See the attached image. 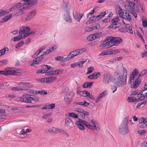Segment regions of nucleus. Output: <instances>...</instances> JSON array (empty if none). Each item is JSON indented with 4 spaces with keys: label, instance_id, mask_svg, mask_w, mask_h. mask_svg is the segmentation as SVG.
Instances as JSON below:
<instances>
[{
    "label": "nucleus",
    "instance_id": "obj_30",
    "mask_svg": "<svg viewBox=\"0 0 147 147\" xmlns=\"http://www.w3.org/2000/svg\"><path fill=\"white\" fill-rule=\"evenodd\" d=\"M23 37V36L22 35H20L19 36L14 37L13 39V41L15 42L20 40L22 39Z\"/></svg>",
    "mask_w": 147,
    "mask_h": 147
},
{
    "label": "nucleus",
    "instance_id": "obj_63",
    "mask_svg": "<svg viewBox=\"0 0 147 147\" xmlns=\"http://www.w3.org/2000/svg\"><path fill=\"white\" fill-rule=\"evenodd\" d=\"M139 71L137 69H134L132 74H133L135 76H136L138 74Z\"/></svg>",
    "mask_w": 147,
    "mask_h": 147
},
{
    "label": "nucleus",
    "instance_id": "obj_14",
    "mask_svg": "<svg viewBox=\"0 0 147 147\" xmlns=\"http://www.w3.org/2000/svg\"><path fill=\"white\" fill-rule=\"evenodd\" d=\"M124 24L125 25V27L126 29L128 30L129 31V32L131 33L132 34H133V31L132 30V26L131 24H125V23H124L123 22Z\"/></svg>",
    "mask_w": 147,
    "mask_h": 147
},
{
    "label": "nucleus",
    "instance_id": "obj_11",
    "mask_svg": "<svg viewBox=\"0 0 147 147\" xmlns=\"http://www.w3.org/2000/svg\"><path fill=\"white\" fill-rule=\"evenodd\" d=\"M43 57H37L34 58L33 61V63L31 64V65L32 66L34 64H38L40 63Z\"/></svg>",
    "mask_w": 147,
    "mask_h": 147
},
{
    "label": "nucleus",
    "instance_id": "obj_10",
    "mask_svg": "<svg viewBox=\"0 0 147 147\" xmlns=\"http://www.w3.org/2000/svg\"><path fill=\"white\" fill-rule=\"evenodd\" d=\"M23 102L27 103H31V100H30L29 97V95L26 94H23Z\"/></svg>",
    "mask_w": 147,
    "mask_h": 147
},
{
    "label": "nucleus",
    "instance_id": "obj_56",
    "mask_svg": "<svg viewBox=\"0 0 147 147\" xmlns=\"http://www.w3.org/2000/svg\"><path fill=\"white\" fill-rule=\"evenodd\" d=\"M146 131L144 130H140L138 131V133L139 134L143 135L146 133Z\"/></svg>",
    "mask_w": 147,
    "mask_h": 147
},
{
    "label": "nucleus",
    "instance_id": "obj_41",
    "mask_svg": "<svg viewBox=\"0 0 147 147\" xmlns=\"http://www.w3.org/2000/svg\"><path fill=\"white\" fill-rule=\"evenodd\" d=\"M24 44V42L23 40H22L19 42L18 43L16 44L15 46L16 48H17L18 47H19L21 46H22Z\"/></svg>",
    "mask_w": 147,
    "mask_h": 147
},
{
    "label": "nucleus",
    "instance_id": "obj_17",
    "mask_svg": "<svg viewBox=\"0 0 147 147\" xmlns=\"http://www.w3.org/2000/svg\"><path fill=\"white\" fill-rule=\"evenodd\" d=\"M36 13V10H34L29 13L27 16V18H28V19H30V20L35 15Z\"/></svg>",
    "mask_w": 147,
    "mask_h": 147
},
{
    "label": "nucleus",
    "instance_id": "obj_20",
    "mask_svg": "<svg viewBox=\"0 0 147 147\" xmlns=\"http://www.w3.org/2000/svg\"><path fill=\"white\" fill-rule=\"evenodd\" d=\"M109 42L107 40H105L102 43V48L104 49L105 48H109Z\"/></svg>",
    "mask_w": 147,
    "mask_h": 147
},
{
    "label": "nucleus",
    "instance_id": "obj_16",
    "mask_svg": "<svg viewBox=\"0 0 147 147\" xmlns=\"http://www.w3.org/2000/svg\"><path fill=\"white\" fill-rule=\"evenodd\" d=\"M80 122V121L78 120L75 123V125H77L80 129L82 130H84L85 128L83 125Z\"/></svg>",
    "mask_w": 147,
    "mask_h": 147
},
{
    "label": "nucleus",
    "instance_id": "obj_23",
    "mask_svg": "<svg viewBox=\"0 0 147 147\" xmlns=\"http://www.w3.org/2000/svg\"><path fill=\"white\" fill-rule=\"evenodd\" d=\"M78 120L83 125H85L88 127L89 125V123L87 122L80 119H78Z\"/></svg>",
    "mask_w": 147,
    "mask_h": 147
},
{
    "label": "nucleus",
    "instance_id": "obj_26",
    "mask_svg": "<svg viewBox=\"0 0 147 147\" xmlns=\"http://www.w3.org/2000/svg\"><path fill=\"white\" fill-rule=\"evenodd\" d=\"M14 5L16 6V8L17 9H18L21 8L22 7L24 6V3L22 4V3L20 2L16 3Z\"/></svg>",
    "mask_w": 147,
    "mask_h": 147
},
{
    "label": "nucleus",
    "instance_id": "obj_60",
    "mask_svg": "<svg viewBox=\"0 0 147 147\" xmlns=\"http://www.w3.org/2000/svg\"><path fill=\"white\" fill-rule=\"evenodd\" d=\"M102 34V33H96L95 34H94L93 35H94V37H96V38H98L100 37V35Z\"/></svg>",
    "mask_w": 147,
    "mask_h": 147
},
{
    "label": "nucleus",
    "instance_id": "obj_15",
    "mask_svg": "<svg viewBox=\"0 0 147 147\" xmlns=\"http://www.w3.org/2000/svg\"><path fill=\"white\" fill-rule=\"evenodd\" d=\"M94 82H86L84 83L82 85V87L84 88H90Z\"/></svg>",
    "mask_w": 147,
    "mask_h": 147
},
{
    "label": "nucleus",
    "instance_id": "obj_43",
    "mask_svg": "<svg viewBox=\"0 0 147 147\" xmlns=\"http://www.w3.org/2000/svg\"><path fill=\"white\" fill-rule=\"evenodd\" d=\"M142 5L140 4L138 5L136 7H135V10L137 12H140V9L141 8Z\"/></svg>",
    "mask_w": 147,
    "mask_h": 147
},
{
    "label": "nucleus",
    "instance_id": "obj_53",
    "mask_svg": "<svg viewBox=\"0 0 147 147\" xmlns=\"http://www.w3.org/2000/svg\"><path fill=\"white\" fill-rule=\"evenodd\" d=\"M55 104L52 103L51 104H49L48 105V109H53L55 108Z\"/></svg>",
    "mask_w": 147,
    "mask_h": 147
},
{
    "label": "nucleus",
    "instance_id": "obj_31",
    "mask_svg": "<svg viewBox=\"0 0 147 147\" xmlns=\"http://www.w3.org/2000/svg\"><path fill=\"white\" fill-rule=\"evenodd\" d=\"M96 38L94 37V35H90L87 38V39L88 41H92Z\"/></svg>",
    "mask_w": 147,
    "mask_h": 147
},
{
    "label": "nucleus",
    "instance_id": "obj_3",
    "mask_svg": "<svg viewBox=\"0 0 147 147\" xmlns=\"http://www.w3.org/2000/svg\"><path fill=\"white\" fill-rule=\"evenodd\" d=\"M119 132L121 135H125L129 132L127 123L126 122L122 123L119 127Z\"/></svg>",
    "mask_w": 147,
    "mask_h": 147
},
{
    "label": "nucleus",
    "instance_id": "obj_9",
    "mask_svg": "<svg viewBox=\"0 0 147 147\" xmlns=\"http://www.w3.org/2000/svg\"><path fill=\"white\" fill-rule=\"evenodd\" d=\"M141 82V79H138V78H136L134 82V84L132 85V84H131V88H137L139 84Z\"/></svg>",
    "mask_w": 147,
    "mask_h": 147
},
{
    "label": "nucleus",
    "instance_id": "obj_1",
    "mask_svg": "<svg viewBox=\"0 0 147 147\" xmlns=\"http://www.w3.org/2000/svg\"><path fill=\"white\" fill-rule=\"evenodd\" d=\"M63 6L64 11L66 12V13L64 15V20L67 22L71 23L72 21L70 16V6L69 2L66 0H64Z\"/></svg>",
    "mask_w": 147,
    "mask_h": 147
},
{
    "label": "nucleus",
    "instance_id": "obj_24",
    "mask_svg": "<svg viewBox=\"0 0 147 147\" xmlns=\"http://www.w3.org/2000/svg\"><path fill=\"white\" fill-rule=\"evenodd\" d=\"M142 20L143 26L144 27H146L147 25V20L146 18L144 16H143Z\"/></svg>",
    "mask_w": 147,
    "mask_h": 147
},
{
    "label": "nucleus",
    "instance_id": "obj_5",
    "mask_svg": "<svg viewBox=\"0 0 147 147\" xmlns=\"http://www.w3.org/2000/svg\"><path fill=\"white\" fill-rule=\"evenodd\" d=\"M113 77L109 73H107L104 74L103 81L106 84H108L113 80Z\"/></svg>",
    "mask_w": 147,
    "mask_h": 147
},
{
    "label": "nucleus",
    "instance_id": "obj_37",
    "mask_svg": "<svg viewBox=\"0 0 147 147\" xmlns=\"http://www.w3.org/2000/svg\"><path fill=\"white\" fill-rule=\"evenodd\" d=\"M8 61L7 59H4L0 61V66H2L6 65Z\"/></svg>",
    "mask_w": 147,
    "mask_h": 147
},
{
    "label": "nucleus",
    "instance_id": "obj_29",
    "mask_svg": "<svg viewBox=\"0 0 147 147\" xmlns=\"http://www.w3.org/2000/svg\"><path fill=\"white\" fill-rule=\"evenodd\" d=\"M86 61V60L84 61H79L78 62L75 63V64L76 67L77 66H78L79 67H81L83 66V64Z\"/></svg>",
    "mask_w": 147,
    "mask_h": 147
},
{
    "label": "nucleus",
    "instance_id": "obj_34",
    "mask_svg": "<svg viewBox=\"0 0 147 147\" xmlns=\"http://www.w3.org/2000/svg\"><path fill=\"white\" fill-rule=\"evenodd\" d=\"M119 21V17L118 16H117L112 19L111 21L112 23H114L118 22Z\"/></svg>",
    "mask_w": 147,
    "mask_h": 147
},
{
    "label": "nucleus",
    "instance_id": "obj_52",
    "mask_svg": "<svg viewBox=\"0 0 147 147\" xmlns=\"http://www.w3.org/2000/svg\"><path fill=\"white\" fill-rule=\"evenodd\" d=\"M107 91H105L103 92L99 95L102 98L103 96H105L107 94Z\"/></svg>",
    "mask_w": 147,
    "mask_h": 147
},
{
    "label": "nucleus",
    "instance_id": "obj_62",
    "mask_svg": "<svg viewBox=\"0 0 147 147\" xmlns=\"http://www.w3.org/2000/svg\"><path fill=\"white\" fill-rule=\"evenodd\" d=\"M12 17V15L11 14H9L5 16L4 17L6 19V20L7 21L9 20L11 18V17Z\"/></svg>",
    "mask_w": 147,
    "mask_h": 147
},
{
    "label": "nucleus",
    "instance_id": "obj_13",
    "mask_svg": "<svg viewBox=\"0 0 147 147\" xmlns=\"http://www.w3.org/2000/svg\"><path fill=\"white\" fill-rule=\"evenodd\" d=\"M57 78L53 76H50L48 78H45L46 82L50 83L53 82L54 80H56Z\"/></svg>",
    "mask_w": 147,
    "mask_h": 147
},
{
    "label": "nucleus",
    "instance_id": "obj_47",
    "mask_svg": "<svg viewBox=\"0 0 147 147\" xmlns=\"http://www.w3.org/2000/svg\"><path fill=\"white\" fill-rule=\"evenodd\" d=\"M26 32V30L24 28H23V27H22L21 28H20L19 30V33L20 34V35H22L25 33Z\"/></svg>",
    "mask_w": 147,
    "mask_h": 147
},
{
    "label": "nucleus",
    "instance_id": "obj_54",
    "mask_svg": "<svg viewBox=\"0 0 147 147\" xmlns=\"http://www.w3.org/2000/svg\"><path fill=\"white\" fill-rule=\"evenodd\" d=\"M36 80L39 82H40L42 83L46 82L45 78H38Z\"/></svg>",
    "mask_w": 147,
    "mask_h": 147
},
{
    "label": "nucleus",
    "instance_id": "obj_4",
    "mask_svg": "<svg viewBox=\"0 0 147 147\" xmlns=\"http://www.w3.org/2000/svg\"><path fill=\"white\" fill-rule=\"evenodd\" d=\"M9 75L19 76L20 75V73L22 72L21 70L19 69H17L9 67Z\"/></svg>",
    "mask_w": 147,
    "mask_h": 147
},
{
    "label": "nucleus",
    "instance_id": "obj_51",
    "mask_svg": "<svg viewBox=\"0 0 147 147\" xmlns=\"http://www.w3.org/2000/svg\"><path fill=\"white\" fill-rule=\"evenodd\" d=\"M146 122V121L145 120L144 118H142L139 119V123H143L144 124H145Z\"/></svg>",
    "mask_w": 147,
    "mask_h": 147
},
{
    "label": "nucleus",
    "instance_id": "obj_12",
    "mask_svg": "<svg viewBox=\"0 0 147 147\" xmlns=\"http://www.w3.org/2000/svg\"><path fill=\"white\" fill-rule=\"evenodd\" d=\"M28 83H25L23 82H22L20 83V86L22 87V88H20L21 90H28Z\"/></svg>",
    "mask_w": 147,
    "mask_h": 147
},
{
    "label": "nucleus",
    "instance_id": "obj_40",
    "mask_svg": "<svg viewBox=\"0 0 147 147\" xmlns=\"http://www.w3.org/2000/svg\"><path fill=\"white\" fill-rule=\"evenodd\" d=\"M8 12L6 11H4L3 10H0V17L5 15L6 14L8 13Z\"/></svg>",
    "mask_w": 147,
    "mask_h": 147
},
{
    "label": "nucleus",
    "instance_id": "obj_27",
    "mask_svg": "<svg viewBox=\"0 0 147 147\" xmlns=\"http://www.w3.org/2000/svg\"><path fill=\"white\" fill-rule=\"evenodd\" d=\"M58 130V131L59 132H60L62 134L65 135L67 137L69 136V134L65 130L61 129H59Z\"/></svg>",
    "mask_w": 147,
    "mask_h": 147
},
{
    "label": "nucleus",
    "instance_id": "obj_8",
    "mask_svg": "<svg viewBox=\"0 0 147 147\" xmlns=\"http://www.w3.org/2000/svg\"><path fill=\"white\" fill-rule=\"evenodd\" d=\"M28 9L27 7L24 3V6H23L21 8L18 9V11L17 12V13L18 14V15H21L24 13L26 11V9Z\"/></svg>",
    "mask_w": 147,
    "mask_h": 147
},
{
    "label": "nucleus",
    "instance_id": "obj_61",
    "mask_svg": "<svg viewBox=\"0 0 147 147\" xmlns=\"http://www.w3.org/2000/svg\"><path fill=\"white\" fill-rule=\"evenodd\" d=\"M141 146L142 147H147V142L144 141L140 144Z\"/></svg>",
    "mask_w": 147,
    "mask_h": 147
},
{
    "label": "nucleus",
    "instance_id": "obj_38",
    "mask_svg": "<svg viewBox=\"0 0 147 147\" xmlns=\"http://www.w3.org/2000/svg\"><path fill=\"white\" fill-rule=\"evenodd\" d=\"M55 59L57 61H65V58L61 56L57 57L55 58Z\"/></svg>",
    "mask_w": 147,
    "mask_h": 147
},
{
    "label": "nucleus",
    "instance_id": "obj_36",
    "mask_svg": "<svg viewBox=\"0 0 147 147\" xmlns=\"http://www.w3.org/2000/svg\"><path fill=\"white\" fill-rule=\"evenodd\" d=\"M6 49H7V50H9L8 48L6 47H5L3 49L0 50V53H1V55H3L5 54Z\"/></svg>",
    "mask_w": 147,
    "mask_h": 147
},
{
    "label": "nucleus",
    "instance_id": "obj_59",
    "mask_svg": "<svg viewBox=\"0 0 147 147\" xmlns=\"http://www.w3.org/2000/svg\"><path fill=\"white\" fill-rule=\"evenodd\" d=\"M42 69L44 73H46L47 71H48L47 69H47V68L46 65H43Z\"/></svg>",
    "mask_w": 147,
    "mask_h": 147
},
{
    "label": "nucleus",
    "instance_id": "obj_18",
    "mask_svg": "<svg viewBox=\"0 0 147 147\" xmlns=\"http://www.w3.org/2000/svg\"><path fill=\"white\" fill-rule=\"evenodd\" d=\"M127 4L130 6L134 10H135V3L133 1H130L127 0L126 1Z\"/></svg>",
    "mask_w": 147,
    "mask_h": 147
},
{
    "label": "nucleus",
    "instance_id": "obj_45",
    "mask_svg": "<svg viewBox=\"0 0 147 147\" xmlns=\"http://www.w3.org/2000/svg\"><path fill=\"white\" fill-rule=\"evenodd\" d=\"M71 122V120L69 118H67L65 119V124L67 125H69Z\"/></svg>",
    "mask_w": 147,
    "mask_h": 147
},
{
    "label": "nucleus",
    "instance_id": "obj_42",
    "mask_svg": "<svg viewBox=\"0 0 147 147\" xmlns=\"http://www.w3.org/2000/svg\"><path fill=\"white\" fill-rule=\"evenodd\" d=\"M69 98L64 97V100L67 104H69L72 100V99H70Z\"/></svg>",
    "mask_w": 147,
    "mask_h": 147
},
{
    "label": "nucleus",
    "instance_id": "obj_7",
    "mask_svg": "<svg viewBox=\"0 0 147 147\" xmlns=\"http://www.w3.org/2000/svg\"><path fill=\"white\" fill-rule=\"evenodd\" d=\"M73 15L76 21L79 22L81 18L83 16V14H81L75 11L73 13Z\"/></svg>",
    "mask_w": 147,
    "mask_h": 147
},
{
    "label": "nucleus",
    "instance_id": "obj_25",
    "mask_svg": "<svg viewBox=\"0 0 147 147\" xmlns=\"http://www.w3.org/2000/svg\"><path fill=\"white\" fill-rule=\"evenodd\" d=\"M74 94L72 92H67L65 96V97L69 98L70 99H72L74 97Z\"/></svg>",
    "mask_w": 147,
    "mask_h": 147
},
{
    "label": "nucleus",
    "instance_id": "obj_2",
    "mask_svg": "<svg viewBox=\"0 0 147 147\" xmlns=\"http://www.w3.org/2000/svg\"><path fill=\"white\" fill-rule=\"evenodd\" d=\"M127 71L126 69L123 67V75L119 76L115 79L116 84L118 86H122L126 83Z\"/></svg>",
    "mask_w": 147,
    "mask_h": 147
},
{
    "label": "nucleus",
    "instance_id": "obj_58",
    "mask_svg": "<svg viewBox=\"0 0 147 147\" xmlns=\"http://www.w3.org/2000/svg\"><path fill=\"white\" fill-rule=\"evenodd\" d=\"M127 16V17H126V16L124 17L123 19L127 20L129 21H131V16L129 15V14Z\"/></svg>",
    "mask_w": 147,
    "mask_h": 147
},
{
    "label": "nucleus",
    "instance_id": "obj_64",
    "mask_svg": "<svg viewBox=\"0 0 147 147\" xmlns=\"http://www.w3.org/2000/svg\"><path fill=\"white\" fill-rule=\"evenodd\" d=\"M51 115V113H49L46 114L45 115H44L42 117V118L43 119H45L47 118L48 117L50 116Z\"/></svg>",
    "mask_w": 147,
    "mask_h": 147
},
{
    "label": "nucleus",
    "instance_id": "obj_21",
    "mask_svg": "<svg viewBox=\"0 0 147 147\" xmlns=\"http://www.w3.org/2000/svg\"><path fill=\"white\" fill-rule=\"evenodd\" d=\"M122 41V39L120 37H115L113 39V42L115 43H117L118 44H119Z\"/></svg>",
    "mask_w": 147,
    "mask_h": 147
},
{
    "label": "nucleus",
    "instance_id": "obj_57",
    "mask_svg": "<svg viewBox=\"0 0 147 147\" xmlns=\"http://www.w3.org/2000/svg\"><path fill=\"white\" fill-rule=\"evenodd\" d=\"M145 96L143 95L141 97H140L139 98L136 99H137V100H136V102H138L140 101H141L144 100L145 99Z\"/></svg>",
    "mask_w": 147,
    "mask_h": 147
},
{
    "label": "nucleus",
    "instance_id": "obj_46",
    "mask_svg": "<svg viewBox=\"0 0 147 147\" xmlns=\"http://www.w3.org/2000/svg\"><path fill=\"white\" fill-rule=\"evenodd\" d=\"M55 75L59 74H61L63 73V69H58L55 70Z\"/></svg>",
    "mask_w": 147,
    "mask_h": 147
},
{
    "label": "nucleus",
    "instance_id": "obj_28",
    "mask_svg": "<svg viewBox=\"0 0 147 147\" xmlns=\"http://www.w3.org/2000/svg\"><path fill=\"white\" fill-rule=\"evenodd\" d=\"M106 14L105 11H103L100 14L96 16V17L98 19H97V20H98L101 18H102L104 17V16H105V15Z\"/></svg>",
    "mask_w": 147,
    "mask_h": 147
},
{
    "label": "nucleus",
    "instance_id": "obj_22",
    "mask_svg": "<svg viewBox=\"0 0 147 147\" xmlns=\"http://www.w3.org/2000/svg\"><path fill=\"white\" fill-rule=\"evenodd\" d=\"M9 67L5 68V71H0V74L3 75L5 76L8 75H9Z\"/></svg>",
    "mask_w": 147,
    "mask_h": 147
},
{
    "label": "nucleus",
    "instance_id": "obj_32",
    "mask_svg": "<svg viewBox=\"0 0 147 147\" xmlns=\"http://www.w3.org/2000/svg\"><path fill=\"white\" fill-rule=\"evenodd\" d=\"M147 73V71L146 70H143L140 72L137 78H138V79H140V77L143 76V75H144L145 74H146Z\"/></svg>",
    "mask_w": 147,
    "mask_h": 147
},
{
    "label": "nucleus",
    "instance_id": "obj_35",
    "mask_svg": "<svg viewBox=\"0 0 147 147\" xmlns=\"http://www.w3.org/2000/svg\"><path fill=\"white\" fill-rule=\"evenodd\" d=\"M114 37L108 36L105 39V40H107L108 42H113V39H114Z\"/></svg>",
    "mask_w": 147,
    "mask_h": 147
},
{
    "label": "nucleus",
    "instance_id": "obj_49",
    "mask_svg": "<svg viewBox=\"0 0 147 147\" xmlns=\"http://www.w3.org/2000/svg\"><path fill=\"white\" fill-rule=\"evenodd\" d=\"M73 53V52H71L67 56V57L65 58V60H69L70 59L72 58L73 56H72V53Z\"/></svg>",
    "mask_w": 147,
    "mask_h": 147
},
{
    "label": "nucleus",
    "instance_id": "obj_33",
    "mask_svg": "<svg viewBox=\"0 0 147 147\" xmlns=\"http://www.w3.org/2000/svg\"><path fill=\"white\" fill-rule=\"evenodd\" d=\"M101 73L100 72H98V73H94L92 74V76L94 77V79H97L101 75Z\"/></svg>",
    "mask_w": 147,
    "mask_h": 147
},
{
    "label": "nucleus",
    "instance_id": "obj_19",
    "mask_svg": "<svg viewBox=\"0 0 147 147\" xmlns=\"http://www.w3.org/2000/svg\"><path fill=\"white\" fill-rule=\"evenodd\" d=\"M118 8L119 9V10L118 12L119 15L120 17L123 19L124 17H125V16H124L125 12L124 11H123V10H122L121 7L119 6Z\"/></svg>",
    "mask_w": 147,
    "mask_h": 147
},
{
    "label": "nucleus",
    "instance_id": "obj_48",
    "mask_svg": "<svg viewBox=\"0 0 147 147\" xmlns=\"http://www.w3.org/2000/svg\"><path fill=\"white\" fill-rule=\"evenodd\" d=\"M87 70L88 71L87 74H90L94 70V68L92 66L89 67L88 68Z\"/></svg>",
    "mask_w": 147,
    "mask_h": 147
},
{
    "label": "nucleus",
    "instance_id": "obj_55",
    "mask_svg": "<svg viewBox=\"0 0 147 147\" xmlns=\"http://www.w3.org/2000/svg\"><path fill=\"white\" fill-rule=\"evenodd\" d=\"M144 89L143 90L144 92L143 95L146 98L147 97V88H146V87H145Z\"/></svg>",
    "mask_w": 147,
    "mask_h": 147
},
{
    "label": "nucleus",
    "instance_id": "obj_50",
    "mask_svg": "<svg viewBox=\"0 0 147 147\" xmlns=\"http://www.w3.org/2000/svg\"><path fill=\"white\" fill-rule=\"evenodd\" d=\"M120 51L117 49H111V54H116L119 53Z\"/></svg>",
    "mask_w": 147,
    "mask_h": 147
},
{
    "label": "nucleus",
    "instance_id": "obj_44",
    "mask_svg": "<svg viewBox=\"0 0 147 147\" xmlns=\"http://www.w3.org/2000/svg\"><path fill=\"white\" fill-rule=\"evenodd\" d=\"M37 93L42 95H46L47 93V92L45 90L38 91L37 92Z\"/></svg>",
    "mask_w": 147,
    "mask_h": 147
},
{
    "label": "nucleus",
    "instance_id": "obj_39",
    "mask_svg": "<svg viewBox=\"0 0 147 147\" xmlns=\"http://www.w3.org/2000/svg\"><path fill=\"white\" fill-rule=\"evenodd\" d=\"M127 100H129V102H134L135 101H136L137 99L136 98L131 96L128 97Z\"/></svg>",
    "mask_w": 147,
    "mask_h": 147
},
{
    "label": "nucleus",
    "instance_id": "obj_6",
    "mask_svg": "<svg viewBox=\"0 0 147 147\" xmlns=\"http://www.w3.org/2000/svg\"><path fill=\"white\" fill-rule=\"evenodd\" d=\"M38 3V1L37 0H31L28 3H24L28 8L29 7H31L36 4Z\"/></svg>",
    "mask_w": 147,
    "mask_h": 147
}]
</instances>
